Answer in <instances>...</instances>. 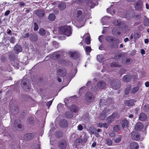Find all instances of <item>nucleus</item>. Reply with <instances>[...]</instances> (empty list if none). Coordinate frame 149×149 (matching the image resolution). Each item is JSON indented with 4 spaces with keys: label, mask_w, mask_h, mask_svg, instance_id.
Returning <instances> with one entry per match:
<instances>
[{
    "label": "nucleus",
    "mask_w": 149,
    "mask_h": 149,
    "mask_svg": "<svg viewBox=\"0 0 149 149\" xmlns=\"http://www.w3.org/2000/svg\"><path fill=\"white\" fill-rule=\"evenodd\" d=\"M132 78V76L130 75L127 74L124 76L123 78V80L125 82L130 81Z\"/></svg>",
    "instance_id": "nucleus-21"
},
{
    "label": "nucleus",
    "mask_w": 149,
    "mask_h": 149,
    "mask_svg": "<svg viewBox=\"0 0 149 149\" xmlns=\"http://www.w3.org/2000/svg\"><path fill=\"white\" fill-rule=\"evenodd\" d=\"M45 13L44 10L42 9H38L36 12V15L40 18L44 16Z\"/></svg>",
    "instance_id": "nucleus-10"
},
{
    "label": "nucleus",
    "mask_w": 149,
    "mask_h": 149,
    "mask_svg": "<svg viewBox=\"0 0 149 149\" xmlns=\"http://www.w3.org/2000/svg\"><path fill=\"white\" fill-rule=\"evenodd\" d=\"M97 58L98 61L100 62H102L104 61V57L102 55H100L97 56Z\"/></svg>",
    "instance_id": "nucleus-38"
},
{
    "label": "nucleus",
    "mask_w": 149,
    "mask_h": 149,
    "mask_svg": "<svg viewBox=\"0 0 149 149\" xmlns=\"http://www.w3.org/2000/svg\"><path fill=\"white\" fill-rule=\"evenodd\" d=\"M120 127L119 126L115 125L113 127V129L116 132H118L120 130Z\"/></svg>",
    "instance_id": "nucleus-43"
},
{
    "label": "nucleus",
    "mask_w": 149,
    "mask_h": 149,
    "mask_svg": "<svg viewBox=\"0 0 149 149\" xmlns=\"http://www.w3.org/2000/svg\"><path fill=\"white\" fill-rule=\"evenodd\" d=\"M139 89V86H136L132 88L131 91V93L132 94H135L138 91Z\"/></svg>",
    "instance_id": "nucleus-37"
},
{
    "label": "nucleus",
    "mask_w": 149,
    "mask_h": 149,
    "mask_svg": "<svg viewBox=\"0 0 149 149\" xmlns=\"http://www.w3.org/2000/svg\"><path fill=\"white\" fill-rule=\"evenodd\" d=\"M18 122H20L18 120H15V126L16 129L18 131H21L24 129L23 126L20 123H18Z\"/></svg>",
    "instance_id": "nucleus-12"
},
{
    "label": "nucleus",
    "mask_w": 149,
    "mask_h": 149,
    "mask_svg": "<svg viewBox=\"0 0 149 149\" xmlns=\"http://www.w3.org/2000/svg\"><path fill=\"white\" fill-rule=\"evenodd\" d=\"M27 123L29 125H33L34 123V120L32 117H30L28 119Z\"/></svg>",
    "instance_id": "nucleus-35"
},
{
    "label": "nucleus",
    "mask_w": 149,
    "mask_h": 149,
    "mask_svg": "<svg viewBox=\"0 0 149 149\" xmlns=\"http://www.w3.org/2000/svg\"><path fill=\"white\" fill-rule=\"evenodd\" d=\"M57 72L58 75L61 77L65 76L66 73L65 69L63 67H59L57 69Z\"/></svg>",
    "instance_id": "nucleus-7"
},
{
    "label": "nucleus",
    "mask_w": 149,
    "mask_h": 149,
    "mask_svg": "<svg viewBox=\"0 0 149 149\" xmlns=\"http://www.w3.org/2000/svg\"><path fill=\"white\" fill-rule=\"evenodd\" d=\"M87 5L89 8L88 7L87 10H90L91 8H93L94 6V3L93 2L92 0H86Z\"/></svg>",
    "instance_id": "nucleus-17"
},
{
    "label": "nucleus",
    "mask_w": 149,
    "mask_h": 149,
    "mask_svg": "<svg viewBox=\"0 0 149 149\" xmlns=\"http://www.w3.org/2000/svg\"><path fill=\"white\" fill-rule=\"evenodd\" d=\"M104 123H98V126L100 127H103V126Z\"/></svg>",
    "instance_id": "nucleus-64"
},
{
    "label": "nucleus",
    "mask_w": 149,
    "mask_h": 149,
    "mask_svg": "<svg viewBox=\"0 0 149 149\" xmlns=\"http://www.w3.org/2000/svg\"><path fill=\"white\" fill-rule=\"evenodd\" d=\"M132 139L134 140H139L141 139L140 134L136 131L132 132L131 133Z\"/></svg>",
    "instance_id": "nucleus-6"
},
{
    "label": "nucleus",
    "mask_w": 149,
    "mask_h": 149,
    "mask_svg": "<svg viewBox=\"0 0 149 149\" xmlns=\"http://www.w3.org/2000/svg\"><path fill=\"white\" fill-rule=\"evenodd\" d=\"M112 42H113L114 43L118 44L119 42V40L116 38H113Z\"/></svg>",
    "instance_id": "nucleus-50"
},
{
    "label": "nucleus",
    "mask_w": 149,
    "mask_h": 149,
    "mask_svg": "<svg viewBox=\"0 0 149 149\" xmlns=\"http://www.w3.org/2000/svg\"><path fill=\"white\" fill-rule=\"evenodd\" d=\"M131 61V60L130 59L127 58L123 59L122 61V63L124 64L128 63H130Z\"/></svg>",
    "instance_id": "nucleus-40"
},
{
    "label": "nucleus",
    "mask_w": 149,
    "mask_h": 149,
    "mask_svg": "<svg viewBox=\"0 0 149 149\" xmlns=\"http://www.w3.org/2000/svg\"><path fill=\"white\" fill-rule=\"evenodd\" d=\"M111 65L112 67H118L120 66L118 63L116 62H114L112 63Z\"/></svg>",
    "instance_id": "nucleus-45"
},
{
    "label": "nucleus",
    "mask_w": 149,
    "mask_h": 149,
    "mask_svg": "<svg viewBox=\"0 0 149 149\" xmlns=\"http://www.w3.org/2000/svg\"><path fill=\"white\" fill-rule=\"evenodd\" d=\"M97 88L99 89L104 88L106 86V83L103 81H99L97 83Z\"/></svg>",
    "instance_id": "nucleus-16"
},
{
    "label": "nucleus",
    "mask_w": 149,
    "mask_h": 149,
    "mask_svg": "<svg viewBox=\"0 0 149 149\" xmlns=\"http://www.w3.org/2000/svg\"><path fill=\"white\" fill-rule=\"evenodd\" d=\"M135 17L137 19H139L141 17V14L136 15H135Z\"/></svg>",
    "instance_id": "nucleus-62"
},
{
    "label": "nucleus",
    "mask_w": 149,
    "mask_h": 149,
    "mask_svg": "<svg viewBox=\"0 0 149 149\" xmlns=\"http://www.w3.org/2000/svg\"><path fill=\"white\" fill-rule=\"evenodd\" d=\"M29 33H26L24 34L23 36V38L25 39H27L29 37Z\"/></svg>",
    "instance_id": "nucleus-52"
},
{
    "label": "nucleus",
    "mask_w": 149,
    "mask_h": 149,
    "mask_svg": "<svg viewBox=\"0 0 149 149\" xmlns=\"http://www.w3.org/2000/svg\"><path fill=\"white\" fill-rule=\"evenodd\" d=\"M131 88V86L130 85H128L127 86L126 88L125 89V94L126 95L129 94L130 90Z\"/></svg>",
    "instance_id": "nucleus-39"
},
{
    "label": "nucleus",
    "mask_w": 149,
    "mask_h": 149,
    "mask_svg": "<svg viewBox=\"0 0 149 149\" xmlns=\"http://www.w3.org/2000/svg\"><path fill=\"white\" fill-rule=\"evenodd\" d=\"M14 50L16 53L18 54L19 53L22 52V48L20 45H17L15 47Z\"/></svg>",
    "instance_id": "nucleus-20"
},
{
    "label": "nucleus",
    "mask_w": 149,
    "mask_h": 149,
    "mask_svg": "<svg viewBox=\"0 0 149 149\" xmlns=\"http://www.w3.org/2000/svg\"><path fill=\"white\" fill-rule=\"evenodd\" d=\"M115 136V134L113 132H112L110 134V136L111 137H113Z\"/></svg>",
    "instance_id": "nucleus-63"
},
{
    "label": "nucleus",
    "mask_w": 149,
    "mask_h": 149,
    "mask_svg": "<svg viewBox=\"0 0 149 149\" xmlns=\"http://www.w3.org/2000/svg\"><path fill=\"white\" fill-rule=\"evenodd\" d=\"M113 38V37L111 36H108L106 37V40L107 42H112Z\"/></svg>",
    "instance_id": "nucleus-42"
},
{
    "label": "nucleus",
    "mask_w": 149,
    "mask_h": 149,
    "mask_svg": "<svg viewBox=\"0 0 149 149\" xmlns=\"http://www.w3.org/2000/svg\"><path fill=\"white\" fill-rule=\"evenodd\" d=\"M85 100L87 104H89L93 101L94 96L91 93H88L86 95Z\"/></svg>",
    "instance_id": "nucleus-5"
},
{
    "label": "nucleus",
    "mask_w": 149,
    "mask_h": 149,
    "mask_svg": "<svg viewBox=\"0 0 149 149\" xmlns=\"http://www.w3.org/2000/svg\"><path fill=\"white\" fill-rule=\"evenodd\" d=\"M59 125L62 127H65L68 126L67 121L65 119L61 120L59 122Z\"/></svg>",
    "instance_id": "nucleus-19"
},
{
    "label": "nucleus",
    "mask_w": 149,
    "mask_h": 149,
    "mask_svg": "<svg viewBox=\"0 0 149 149\" xmlns=\"http://www.w3.org/2000/svg\"><path fill=\"white\" fill-rule=\"evenodd\" d=\"M109 17L107 16H105L103 17L102 19V20L103 22H106V20L107 19H109Z\"/></svg>",
    "instance_id": "nucleus-56"
},
{
    "label": "nucleus",
    "mask_w": 149,
    "mask_h": 149,
    "mask_svg": "<svg viewBox=\"0 0 149 149\" xmlns=\"http://www.w3.org/2000/svg\"><path fill=\"white\" fill-rule=\"evenodd\" d=\"M107 144L109 146H111L112 144V141L110 139H107L106 140Z\"/></svg>",
    "instance_id": "nucleus-47"
},
{
    "label": "nucleus",
    "mask_w": 149,
    "mask_h": 149,
    "mask_svg": "<svg viewBox=\"0 0 149 149\" xmlns=\"http://www.w3.org/2000/svg\"><path fill=\"white\" fill-rule=\"evenodd\" d=\"M23 89L26 91H29L31 87V84L29 80L23 79L22 81Z\"/></svg>",
    "instance_id": "nucleus-3"
},
{
    "label": "nucleus",
    "mask_w": 149,
    "mask_h": 149,
    "mask_svg": "<svg viewBox=\"0 0 149 149\" xmlns=\"http://www.w3.org/2000/svg\"><path fill=\"white\" fill-rule=\"evenodd\" d=\"M76 142H78L81 144L85 143L87 141V139L86 136L84 135L83 137L81 136L79 139L76 140Z\"/></svg>",
    "instance_id": "nucleus-15"
},
{
    "label": "nucleus",
    "mask_w": 149,
    "mask_h": 149,
    "mask_svg": "<svg viewBox=\"0 0 149 149\" xmlns=\"http://www.w3.org/2000/svg\"><path fill=\"white\" fill-rule=\"evenodd\" d=\"M59 145L60 148L64 149L66 148L67 146V143L65 141H61L59 143Z\"/></svg>",
    "instance_id": "nucleus-23"
},
{
    "label": "nucleus",
    "mask_w": 149,
    "mask_h": 149,
    "mask_svg": "<svg viewBox=\"0 0 149 149\" xmlns=\"http://www.w3.org/2000/svg\"><path fill=\"white\" fill-rule=\"evenodd\" d=\"M59 37L60 40H64L65 38V37L63 35H61Z\"/></svg>",
    "instance_id": "nucleus-60"
},
{
    "label": "nucleus",
    "mask_w": 149,
    "mask_h": 149,
    "mask_svg": "<svg viewBox=\"0 0 149 149\" xmlns=\"http://www.w3.org/2000/svg\"><path fill=\"white\" fill-rule=\"evenodd\" d=\"M85 49L86 52L90 53L91 51V48L89 46H86L85 48Z\"/></svg>",
    "instance_id": "nucleus-48"
},
{
    "label": "nucleus",
    "mask_w": 149,
    "mask_h": 149,
    "mask_svg": "<svg viewBox=\"0 0 149 149\" xmlns=\"http://www.w3.org/2000/svg\"><path fill=\"white\" fill-rule=\"evenodd\" d=\"M33 149H40V145L37 144L34 146Z\"/></svg>",
    "instance_id": "nucleus-59"
},
{
    "label": "nucleus",
    "mask_w": 149,
    "mask_h": 149,
    "mask_svg": "<svg viewBox=\"0 0 149 149\" xmlns=\"http://www.w3.org/2000/svg\"><path fill=\"white\" fill-rule=\"evenodd\" d=\"M39 33L40 36H43L45 35L46 32L45 29L41 28L39 30Z\"/></svg>",
    "instance_id": "nucleus-34"
},
{
    "label": "nucleus",
    "mask_w": 149,
    "mask_h": 149,
    "mask_svg": "<svg viewBox=\"0 0 149 149\" xmlns=\"http://www.w3.org/2000/svg\"><path fill=\"white\" fill-rule=\"evenodd\" d=\"M53 100H52L49 101V102H47V105L48 107V108H49V107L52 104V101Z\"/></svg>",
    "instance_id": "nucleus-55"
},
{
    "label": "nucleus",
    "mask_w": 149,
    "mask_h": 149,
    "mask_svg": "<svg viewBox=\"0 0 149 149\" xmlns=\"http://www.w3.org/2000/svg\"><path fill=\"white\" fill-rule=\"evenodd\" d=\"M139 147L138 144L134 141L132 142L130 145V149H138Z\"/></svg>",
    "instance_id": "nucleus-18"
},
{
    "label": "nucleus",
    "mask_w": 149,
    "mask_h": 149,
    "mask_svg": "<svg viewBox=\"0 0 149 149\" xmlns=\"http://www.w3.org/2000/svg\"><path fill=\"white\" fill-rule=\"evenodd\" d=\"M109 124H109L108 123H104L103 127H104L106 129H107L108 128Z\"/></svg>",
    "instance_id": "nucleus-61"
},
{
    "label": "nucleus",
    "mask_w": 149,
    "mask_h": 149,
    "mask_svg": "<svg viewBox=\"0 0 149 149\" xmlns=\"http://www.w3.org/2000/svg\"><path fill=\"white\" fill-rule=\"evenodd\" d=\"M73 14L74 16L79 21L83 20L84 19V16L82 14V11L79 9L75 10Z\"/></svg>",
    "instance_id": "nucleus-2"
},
{
    "label": "nucleus",
    "mask_w": 149,
    "mask_h": 149,
    "mask_svg": "<svg viewBox=\"0 0 149 149\" xmlns=\"http://www.w3.org/2000/svg\"><path fill=\"white\" fill-rule=\"evenodd\" d=\"M121 141V138L120 137H118V138L116 139L115 140V141L116 143H118Z\"/></svg>",
    "instance_id": "nucleus-58"
},
{
    "label": "nucleus",
    "mask_w": 149,
    "mask_h": 149,
    "mask_svg": "<svg viewBox=\"0 0 149 149\" xmlns=\"http://www.w3.org/2000/svg\"><path fill=\"white\" fill-rule=\"evenodd\" d=\"M65 116L67 118H71L73 116V113L72 112L67 111L65 113Z\"/></svg>",
    "instance_id": "nucleus-30"
},
{
    "label": "nucleus",
    "mask_w": 149,
    "mask_h": 149,
    "mask_svg": "<svg viewBox=\"0 0 149 149\" xmlns=\"http://www.w3.org/2000/svg\"><path fill=\"white\" fill-rule=\"evenodd\" d=\"M143 23L145 26H147L149 25V19L146 16L144 17Z\"/></svg>",
    "instance_id": "nucleus-32"
},
{
    "label": "nucleus",
    "mask_w": 149,
    "mask_h": 149,
    "mask_svg": "<svg viewBox=\"0 0 149 149\" xmlns=\"http://www.w3.org/2000/svg\"><path fill=\"white\" fill-rule=\"evenodd\" d=\"M143 110L145 112L149 111V105L148 104L145 105L143 107Z\"/></svg>",
    "instance_id": "nucleus-41"
},
{
    "label": "nucleus",
    "mask_w": 149,
    "mask_h": 149,
    "mask_svg": "<svg viewBox=\"0 0 149 149\" xmlns=\"http://www.w3.org/2000/svg\"><path fill=\"white\" fill-rule=\"evenodd\" d=\"M110 112V110L104 109L102 113L100 114V118L102 120L104 119L106 117V113H108Z\"/></svg>",
    "instance_id": "nucleus-14"
},
{
    "label": "nucleus",
    "mask_w": 149,
    "mask_h": 149,
    "mask_svg": "<svg viewBox=\"0 0 149 149\" xmlns=\"http://www.w3.org/2000/svg\"><path fill=\"white\" fill-rule=\"evenodd\" d=\"M140 36V33L137 32L134 33V39L136 40L139 38Z\"/></svg>",
    "instance_id": "nucleus-46"
},
{
    "label": "nucleus",
    "mask_w": 149,
    "mask_h": 149,
    "mask_svg": "<svg viewBox=\"0 0 149 149\" xmlns=\"http://www.w3.org/2000/svg\"><path fill=\"white\" fill-rule=\"evenodd\" d=\"M60 30L64 34L67 36H70L72 33V29L70 26L61 27L60 28Z\"/></svg>",
    "instance_id": "nucleus-1"
},
{
    "label": "nucleus",
    "mask_w": 149,
    "mask_h": 149,
    "mask_svg": "<svg viewBox=\"0 0 149 149\" xmlns=\"http://www.w3.org/2000/svg\"><path fill=\"white\" fill-rule=\"evenodd\" d=\"M55 15L53 13H50L49 14L48 18L49 20L51 21H54L55 19Z\"/></svg>",
    "instance_id": "nucleus-33"
},
{
    "label": "nucleus",
    "mask_w": 149,
    "mask_h": 149,
    "mask_svg": "<svg viewBox=\"0 0 149 149\" xmlns=\"http://www.w3.org/2000/svg\"><path fill=\"white\" fill-rule=\"evenodd\" d=\"M125 104L128 106H130L134 104V101L133 100H126L124 101Z\"/></svg>",
    "instance_id": "nucleus-29"
},
{
    "label": "nucleus",
    "mask_w": 149,
    "mask_h": 149,
    "mask_svg": "<svg viewBox=\"0 0 149 149\" xmlns=\"http://www.w3.org/2000/svg\"><path fill=\"white\" fill-rule=\"evenodd\" d=\"M86 36L87 37L85 39V42L88 45L90 43V35L89 33H86L84 36L83 37L84 38Z\"/></svg>",
    "instance_id": "nucleus-27"
},
{
    "label": "nucleus",
    "mask_w": 149,
    "mask_h": 149,
    "mask_svg": "<svg viewBox=\"0 0 149 149\" xmlns=\"http://www.w3.org/2000/svg\"><path fill=\"white\" fill-rule=\"evenodd\" d=\"M83 128V127L81 124H79L77 126V129L79 131H81Z\"/></svg>",
    "instance_id": "nucleus-53"
},
{
    "label": "nucleus",
    "mask_w": 149,
    "mask_h": 149,
    "mask_svg": "<svg viewBox=\"0 0 149 149\" xmlns=\"http://www.w3.org/2000/svg\"><path fill=\"white\" fill-rule=\"evenodd\" d=\"M111 84L112 88L114 89L119 88L121 86V83L118 79H115L112 81Z\"/></svg>",
    "instance_id": "nucleus-4"
},
{
    "label": "nucleus",
    "mask_w": 149,
    "mask_h": 149,
    "mask_svg": "<svg viewBox=\"0 0 149 149\" xmlns=\"http://www.w3.org/2000/svg\"><path fill=\"white\" fill-rule=\"evenodd\" d=\"M60 56L59 52H58L54 53L52 54L49 55V58L51 59L55 60L58 59Z\"/></svg>",
    "instance_id": "nucleus-11"
},
{
    "label": "nucleus",
    "mask_w": 149,
    "mask_h": 149,
    "mask_svg": "<svg viewBox=\"0 0 149 149\" xmlns=\"http://www.w3.org/2000/svg\"><path fill=\"white\" fill-rule=\"evenodd\" d=\"M15 38L14 37H12L10 38V41L11 43L14 44L15 43Z\"/></svg>",
    "instance_id": "nucleus-54"
},
{
    "label": "nucleus",
    "mask_w": 149,
    "mask_h": 149,
    "mask_svg": "<svg viewBox=\"0 0 149 149\" xmlns=\"http://www.w3.org/2000/svg\"><path fill=\"white\" fill-rule=\"evenodd\" d=\"M34 30L35 31H37L39 27L38 24L35 22L34 23Z\"/></svg>",
    "instance_id": "nucleus-49"
},
{
    "label": "nucleus",
    "mask_w": 149,
    "mask_h": 149,
    "mask_svg": "<svg viewBox=\"0 0 149 149\" xmlns=\"http://www.w3.org/2000/svg\"><path fill=\"white\" fill-rule=\"evenodd\" d=\"M53 45L56 48H57L59 47L58 43L56 41H54L53 42Z\"/></svg>",
    "instance_id": "nucleus-51"
},
{
    "label": "nucleus",
    "mask_w": 149,
    "mask_h": 149,
    "mask_svg": "<svg viewBox=\"0 0 149 149\" xmlns=\"http://www.w3.org/2000/svg\"><path fill=\"white\" fill-rule=\"evenodd\" d=\"M58 7L61 10H64L66 7V4L64 2H62L58 5Z\"/></svg>",
    "instance_id": "nucleus-22"
},
{
    "label": "nucleus",
    "mask_w": 149,
    "mask_h": 149,
    "mask_svg": "<svg viewBox=\"0 0 149 149\" xmlns=\"http://www.w3.org/2000/svg\"><path fill=\"white\" fill-rule=\"evenodd\" d=\"M38 36L37 34L35 33H33L30 35L29 39L33 42H36L38 40Z\"/></svg>",
    "instance_id": "nucleus-8"
},
{
    "label": "nucleus",
    "mask_w": 149,
    "mask_h": 149,
    "mask_svg": "<svg viewBox=\"0 0 149 149\" xmlns=\"http://www.w3.org/2000/svg\"><path fill=\"white\" fill-rule=\"evenodd\" d=\"M147 118V116L146 115L143 113H141L139 115V119L142 121L145 120Z\"/></svg>",
    "instance_id": "nucleus-24"
},
{
    "label": "nucleus",
    "mask_w": 149,
    "mask_h": 149,
    "mask_svg": "<svg viewBox=\"0 0 149 149\" xmlns=\"http://www.w3.org/2000/svg\"><path fill=\"white\" fill-rule=\"evenodd\" d=\"M63 104L61 103L58 104L57 106V109L58 110L60 109L61 108L63 107Z\"/></svg>",
    "instance_id": "nucleus-57"
},
{
    "label": "nucleus",
    "mask_w": 149,
    "mask_h": 149,
    "mask_svg": "<svg viewBox=\"0 0 149 149\" xmlns=\"http://www.w3.org/2000/svg\"><path fill=\"white\" fill-rule=\"evenodd\" d=\"M142 2L141 0H138L136 1L134 5L135 10H141L142 6Z\"/></svg>",
    "instance_id": "nucleus-13"
},
{
    "label": "nucleus",
    "mask_w": 149,
    "mask_h": 149,
    "mask_svg": "<svg viewBox=\"0 0 149 149\" xmlns=\"http://www.w3.org/2000/svg\"><path fill=\"white\" fill-rule=\"evenodd\" d=\"M122 24V22L119 20H115L114 22V24L116 26H120Z\"/></svg>",
    "instance_id": "nucleus-36"
},
{
    "label": "nucleus",
    "mask_w": 149,
    "mask_h": 149,
    "mask_svg": "<svg viewBox=\"0 0 149 149\" xmlns=\"http://www.w3.org/2000/svg\"><path fill=\"white\" fill-rule=\"evenodd\" d=\"M69 54L71 57L74 58L77 56V53L76 52H70Z\"/></svg>",
    "instance_id": "nucleus-44"
},
{
    "label": "nucleus",
    "mask_w": 149,
    "mask_h": 149,
    "mask_svg": "<svg viewBox=\"0 0 149 149\" xmlns=\"http://www.w3.org/2000/svg\"><path fill=\"white\" fill-rule=\"evenodd\" d=\"M33 137V135L31 133H28L24 135V138L26 140L32 139Z\"/></svg>",
    "instance_id": "nucleus-25"
},
{
    "label": "nucleus",
    "mask_w": 149,
    "mask_h": 149,
    "mask_svg": "<svg viewBox=\"0 0 149 149\" xmlns=\"http://www.w3.org/2000/svg\"><path fill=\"white\" fill-rule=\"evenodd\" d=\"M70 109L71 112H77L78 110L77 107L75 105H72L70 107Z\"/></svg>",
    "instance_id": "nucleus-31"
},
{
    "label": "nucleus",
    "mask_w": 149,
    "mask_h": 149,
    "mask_svg": "<svg viewBox=\"0 0 149 149\" xmlns=\"http://www.w3.org/2000/svg\"><path fill=\"white\" fill-rule=\"evenodd\" d=\"M143 125L140 122L137 123L135 127V129L137 131H140L143 128Z\"/></svg>",
    "instance_id": "nucleus-26"
},
{
    "label": "nucleus",
    "mask_w": 149,
    "mask_h": 149,
    "mask_svg": "<svg viewBox=\"0 0 149 149\" xmlns=\"http://www.w3.org/2000/svg\"><path fill=\"white\" fill-rule=\"evenodd\" d=\"M129 124L128 121L126 119H124L121 122L122 127L123 128L127 127Z\"/></svg>",
    "instance_id": "nucleus-28"
},
{
    "label": "nucleus",
    "mask_w": 149,
    "mask_h": 149,
    "mask_svg": "<svg viewBox=\"0 0 149 149\" xmlns=\"http://www.w3.org/2000/svg\"><path fill=\"white\" fill-rule=\"evenodd\" d=\"M118 114L116 113H113L111 116L107 118V123L110 124L112 123L114 119L117 116Z\"/></svg>",
    "instance_id": "nucleus-9"
}]
</instances>
